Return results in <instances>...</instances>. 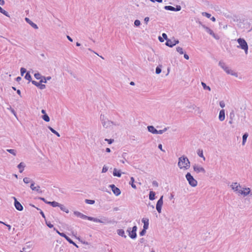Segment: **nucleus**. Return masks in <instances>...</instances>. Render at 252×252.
Listing matches in <instances>:
<instances>
[{
    "label": "nucleus",
    "instance_id": "1",
    "mask_svg": "<svg viewBox=\"0 0 252 252\" xmlns=\"http://www.w3.org/2000/svg\"><path fill=\"white\" fill-rule=\"evenodd\" d=\"M178 165L180 169H188L190 167V161L187 157L182 156L179 158Z\"/></svg>",
    "mask_w": 252,
    "mask_h": 252
},
{
    "label": "nucleus",
    "instance_id": "2",
    "mask_svg": "<svg viewBox=\"0 0 252 252\" xmlns=\"http://www.w3.org/2000/svg\"><path fill=\"white\" fill-rule=\"evenodd\" d=\"M90 220L103 224H111L115 222L114 220H110L108 218L104 216H101L100 219L92 217V219H90Z\"/></svg>",
    "mask_w": 252,
    "mask_h": 252
},
{
    "label": "nucleus",
    "instance_id": "3",
    "mask_svg": "<svg viewBox=\"0 0 252 252\" xmlns=\"http://www.w3.org/2000/svg\"><path fill=\"white\" fill-rule=\"evenodd\" d=\"M219 66L222 68L224 71L228 74H230L235 77L238 76L237 73L234 72L232 70L230 69L228 66L226 65L225 63L222 61H220L219 63Z\"/></svg>",
    "mask_w": 252,
    "mask_h": 252
},
{
    "label": "nucleus",
    "instance_id": "4",
    "mask_svg": "<svg viewBox=\"0 0 252 252\" xmlns=\"http://www.w3.org/2000/svg\"><path fill=\"white\" fill-rule=\"evenodd\" d=\"M237 41L239 44V46H237V47L244 50L246 54H247L248 51V45L246 40L244 38H239L237 39Z\"/></svg>",
    "mask_w": 252,
    "mask_h": 252
},
{
    "label": "nucleus",
    "instance_id": "5",
    "mask_svg": "<svg viewBox=\"0 0 252 252\" xmlns=\"http://www.w3.org/2000/svg\"><path fill=\"white\" fill-rule=\"evenodd\" d=\"M100 120L103 126L105 128H110L111 127L112 122L107 119L104 115L101 114L100 116Z\"/></svg>",
    "mask_w": 252,
    "mask_h": 252
},
{
    "label": "nucleus",
    "instance_id": "6",
    "mask_svg": "<svg viewBox=\"0 0 252 252\" xmlns=\"http://www.w3.org/2000/svg\"><path fill=\"white\" fill-rule=\"evenodd\" d=\"M186 178L190 186L195 187L197 185V181L194 179L193 177L189 172H188L186 175Z\"/></svg>",
    "mask_w": 252,
    "mask_h": 252
},
{
    "label": "nucleus",
    "instance_id": "7",
    "mask_svg": "<svg viewBox=\"0 0 252 252\" xmlns=\"http://www.w3.org/2000/svg\"><path fill=\"white\" fill-rule=\"evenodd\" d=\"M201 26L203 28H204L205 29V30L206 31V32H207L209 33L210 35H212L214 38H215L216 39H219V36L218 35L216 34L213 32V31L211 29H210L209 27L206 26L205 25H201Z\"/></svg>",
    "mask_w": 252,
    "mask_h": 252
},
{
    "label": "nucleus",
    "instance_id": "8",
    "mask_svg": "<svg viewBox=\"0 0 252 252\" xmlns=\"http://www.w3.org/2000/svg\"><path fill=\"white\" fill-rule=\"evenodd\" d=\"M164 8L166 10L179 11L181 9V6L180 5H177L176 7H174L170 5H166L164 7Z\"/></svg>",
    "mask_w": 252,
    "mask_h": 252
},
{
    "label": "nucleus",
    "instance_id": "9",
    "mask_svg": "<svg viewBox=\"0 0 252 252\" xmlns=\"http://www.w3.org/2000/svg\"><path fill=\"white\" fill-rule=\"evenodd\" d=\"M163 196L162 195L156 204V209L159 213H160L161 211V208L163 204Z\"/></svg>",
    "mask_w": 252,
    "mask_h": 252
},
{
    "label": "nucleus",
    "instance_id": "10",
    "mask_svg": "<svg viewBox=\"0 0 252 252\" xmlns=\"http://www.w3.org/2000/svg\"><path fill=\"white\" fill-rule=\"evenodd\" d=\"M109 187L111 189L113 193L115 194L116 196H118L121 194V191L120 189L117 187H116L114 185H109Z\"/></svg>",
    "mask_w": 252,
    "mask_h": 252
},
{
    "label": "nucleus",
    "instance_id": "11",
    "mask_svg": "<svg viewBox=\"0 0 252 252\" xmlns=\"http://www.w3.org/2000/svg\"><path fill=\"white\" fill-rule=\"evenodd\" d=\"M193 168L194 171L195 172H196L197 173H198L199 172H202L203 173H205L206 172V171L203 167H202L200 166H199L198 165L196 164H195L193 166Z\"/></svg>",
    "mask_w": 252,
    "mask_h": 252
},
{
    "label": "nucleus",
    "instance_id": "12",
    "mask_svg": "<svg viewBox=\"0 0 252 252\" xmlns=\"http://www.w3.org/2000/svg\"><path fill=\"white\" fill-rule=\"evenodd\" d=\"M74 215H75L77 217H79L82 219H84V220H90V219H92V217H88V216H87L84 214H83L82 213L78 212V211H74Z\"/></svg>",
    "mask_w": 252,
    "mask_h": 252
},
{
    "label": "nucleus",
    "instance_id": "13",
    "mask_svg": "<svg viewBox=\"0 0 252 252\" xmlns=\"http://www.w3.org/2000/svg\"><path fill=\"white\" fill-rule=\"evenodd\" d=\"M232 189L234 190V191H237V192L240 193V192L241 191V189H240L239 188H241V186L239 184H238L237 183H233L230 186Z\"/></svg>",
    "mask_w": 252,
    "mask_h": 252
},
{
    "label": "nucleus",
    "instance_id": "14",
    "mask_svg": "<svg viewBox=\"0 0 252 252\" xmlns=\"http://www.w3.org/2000/svg\"><path fill=\"white\" fill-rule=\"evenodd\" d=\"M130 230V227L128 228L127 231L128 232V235L131 239H134L137 237L136 232H135V231H133Z\"/></svg>",
    "mask_w": 252,
    "mask_h": 252
},
{
    "label": "nucleus",
    "instance_id": "15",
    "mask_svg": "<svg viewBox=\"0 0 252 252\" xmlns=\"http://www.w3.org/2000/svg\"><path fill=\"white\" fill-rule=\"evenodd\" d=\"M34 182L33 181H32V183L31 184L30 188L32 190L36 191L38 192L42 193V191L40 190V188L39 186H37L36 187H34Z\"/></svg>",
    "mask_w": 252,
    "mask_h": 252
},
{
    "label": "nucleus",
    "instance_id": "16",
    "mask_svg": "<svg viewBox=\"0 0 252 252\" xmlns=\"http://www.w3.org/2000/svg\"><path fill=\"white\" fill-rule=\"evenodd\" d=\"M14 206L16 209L19 211H21L23 210V206L17 199H15V202H14Z\"/></svg>",
    "mask_w": 252,
    "mask_h": 252
},
{
    "label": "nucleus",
    "instance_id": "17",
    "mask_svg": "<svg viewBox=\"0 0 252 252\" xmlns=\"http://www.w3.org/2000/svg\"><path fill=\"white\" fill-rule=\"evenodd\" d=\"M219 119L220 121H223L225 119V111L222 109L220 111Z\"/></svg>",
    "mask_w": 252,
    "mask_h": 252
},
{
    "label": "nucleus",
    "instance_id": "18",
    "mask_svg": "<svg viewBox=\"0 0 252 252\" xmlns=\"http://www.w3.org/2000/svg\"><path fill=\"white\" fill-rule=\"evenodd\" d=\"M25 20L29 24L32 28H33L34 29H37L38 28V26H37L36 24H35V23H34L33 22H32L31 20H30V19H29L28 18H25Z\"/></svg>",
    "mask_w": 252,
    "mask_h": 252
},
{
    "label": "nucleus",
    "instance_id": "19",
    "mask_svg": "<svg viewBox=\"0 0 252 252\" xmlns=\"http://www.w3.org/2000/svg\"><path fill=\"white\" fill-rule=\"evenodd\" d=\"M148 130L149 132L153 134H158V130L153 126H149L147 127Z\"/></svg>",
    "mask_w": 252,
    "mask_h": 252
},
{
    "label": "nucleus",
    "instance_id": "20",
    "mask_svg": "<svg viewBox=\"0 0 252 252\" xmlns=\"http://www.w3.org/2000/svg\"><path fill=\"white\" fill-rule=\"evenodd\" d=\"M142 222L144 223L143 228L148 229L149 227V219L147 218H143L142 219Z\"/></svg>",
    "mask_w": 252,
    "mask_h": 252
},
{
    "label": "nucleus",
    "instance_id": "21",
    "mask_svg": "<svg viewBox=\"0 0 252 252\" xmlns=\"http://www.w3.org/2000/svg\"><path fill=\"white\" fill-rule=\"evenodd\" d=\"M250 192L251 190L250 188H245V190H241L240 193L242 195H243L244 196H246L248 195Z\"/></svg>",
    "mask_w": 252,
    "mask_h": 252
},
{
    "label": "nucleus",
    "instance_id": "22",
    "mask_svg": "<svg viewBox=\"0 0 252 252\" xmlns=\"http://www.w3.org/2000/svg\"><path fill=\"white\" fill-rule=\"evenodd\" d=\"M113 174L114 176L120 177L122 175V173L120 170H117L116 168H114Z\"/></svg>",
    "mask_w": 252,
    "mask_h": 252
},
{
    "label": "nucleus",
    "instance_id": "23",
    "mask_svg": "<svg viewBox=\"0 0 252 252\" xmlns=\"http://www.w3.org/2000/svg\"><path fill=\"white\" fill-rule=\"evenodd\" d=\"M17 167L19 169L20 173H22L24 170L25 164L24 162H21L18 165Z\"/></svg>",
    "mask_w": 252,
    "mask_h": 252
},
{
    "label": "nucleus",
    "instance_id": "24",
    "mask_svg": "<svg viewBox=\"0 0 252 252\" xmlns=\"http://www.w3.org/2000/svg\"><path fill=\"white\" fill-rule=\"evenodd\" d=\"M60 235L63 237H64L69 243H72V240L64 233L60 234Z\"/></svg>",
    "mask_w": 252,
    "mask_h": 252
},
{
    "label": "nucleus",
    "instance_id": "25",
    "mask_svg": "<svg viewBox=\"0 0 252 252\" xmlns=\"http://www.w3.org/2000/svg\"><path fill=\"white\" fill-rule=\"evenodd\" d=\"M165 45L169 47H172L174 46L173 41L170 39L166 40Z\"/></svg>",
    "mask_w": 252,
    "mask_h": 252
},
{
    "label": "nucleus",
    "instance_id": "26",
    "mask_svg": "<svg viewBox=\"0 0 252 252\" xmlns=\"http://www.w3.org/2000/svg\"><path fill=\"white\" fill-rule=\"evenodd\" d=\"M118 234L122 237L124 238H126V236L125 234V231L123 229H118L117 230Z\"/></svg>",
    "mask_w": 252,
    "mask_h": 252
},
{
    "label": "nucleus",
    "instance_id": "27",
    "mask_svg": "<svg viewBox=\"0 0 252 252\" xmlns=\"http://www.w3.org/2000/svg\"><path fill=\"white\" fill-rule=\"evenodd\" d=\"M156 193L153 191H150L149 193V199L150 200H154L155 199Z\"/></svg>",
    "mask_w": 252,
    "mask_h": 252
},
{
    "label": "nucleus",
    "instance_id": "28",
    "mask_svg": "<svg viewBox=\"0 0 252 252\" xmlns=\"http://www.w3.org/2000/svg\"><path fill=\"white\" fill-rule=\"evenodd\" d=\"M51 79V77H50V76H48V77L42 76V79L40 80V83H46L47 82V80H50Z\"/></svg>",
    "mask_w": 252,
    "mask_h": 252
},
{
    "label": "nucleus",
    "instance_id": "29",
    "mask_svg": "<svg viewBox=\"0 0 252 252\" xmlns=\"http://www.w3.org/2000/svg\"><path fill=\"white\" fill-rule=\"evenodd\" d=\"M249 136V134L247 132L245 133L243 135V141H242V145H245V143L247 141V139Z\"/></svg>",
    "mask_w": 252,
    "mask_h": 252
},
{
    "label": "nucleus",
    "instance_id": "30",
    "mask_svg": "<svg viewBox=\"0 0 252 252\" xmlns=\"http://www.w3.org/2000/svg\"><path fill=\"white\" fill-rule=\"evenodd\" d=\"M59 207L63 211L65 212L66 213H68L69 210L63 205L60 204Z\"/></svg>",
    "mask_w": 252,
    "mask_h": 252
},
{
    "label": "nucleus",
    "instance_id": "31",
    "mask_svg": "<svg viewBox=\"0 0 252 252\" xmlns=\"http://www.w3.org/2000/svg\"><path fill=\"white\" fill-rule=\"evenodd\" d=\"M134 178L133 177H131L130 178V181L129 182V184L131 185V186L132 188H133L134 189H136V186L134 184Z\"/></svg>",
    "mask_w": 252,
    "mask_h": 252
},
{
    "label": "nucleus",
    "instance_id": "32",
    "mask_svg": "<svg viewBox=\"0 0 252 252\" xmlns=\"http://www.w3.org/2000/svg\"><path fill=\"white\" fill-rule=\"evenodd\" d=\"M48 128L51 130V131L54 134H56L58 137H60V134L58 132L53 129L52 127L49 126Z\"/></svg>",
    "mask_w": 252,
    "mask_h": 252
},
{
    "label": "nucleus",
    "instance_id": "33",
    "mask_svg": "<svg viewBox=\"0 0 252 252\" xmlns=\"http://www.w3.org/2000/svg\"><path fill=\"white\" fill-rule=\"evenodd\" d=\"M42 118L46 122L50 121V118L47 114L42 116Z\"/></svg>",
    "mask_w": 252,
    "mask_h": 252
},
{
    "label": "nucleus",
    "instance_id": "34",
    "mask_svg": "<svg viewBox=\"0 0 252 252\" xmlns=\"http://www.w3.org/2000/svg\"><path fill=\"white\" fill-rule=\"evenodd\" d=\"M25 78L28 80H29V81H31L32 82V76L31 75H30V72H27L25 76Z\"/></svg>",
    "mask_w": 252,
    "mask_h": 252
},
{
    "label": "nucleus",
    "instance_id": "35",
    "mask_svg": "<svg viewBox=\"0 0 252 252\" xmlns=\"http://www.w3.org/2000/svg\"><path fill=\"white\" fill-rule=\"evenodd\" d=\"M197 155L201 158H203V159L205 160V157H204L203 156V150H200V149H199L197 151Z\"/></svg>",
    "mask_w": 252,
    "mask_h": 252
},
{
    "label": "nucleus",
    "instance_id": "36",
    "mask_svg": "<svg viewBox=\"0 0 252 252\" xmlns=\"http://www.w3.org/2000/svg\"><path fill=\"white\" fill-rule=\"evenodd\" d=\"M32 180L31 179H30V178H28V177H25L24 179H23V182L25 183V184H28L29 183H31V184L32 183Z\"/></svg>",
    "mask_w": 252,
    "mask_h": 252
},
{
    "label": "nucleus",
    "instance_id": "37",
    "mask_svg": "<svg viewBox=\"0 0 252 252\" xmlns=\"http://www.w3.org/2000/svg\"><path fill=\"white\" fill-rule=\"evenodd\" d=\"M201 85H202V87H203V89L204 90H209V91H211L210 87L209 86H207L206 84L205 83L202 82H201Z\"/></svg>",
    "mask_w": 252,
    "mask_h": 252
},
{
    "label": "nucleus",
    "instance_id": "38",
    "mask_svg": "<svg viewBox=\"0 0 252 252\" xmlns=\"http://www.w3.org/2000/svg\"><path fill=\"white\" fill-rule=\"evenodd\" d=\"M34 76V77L37 80H38V79L41 80L42 77V76H41V75L39 73H35Z\"/></svg>",
    "mask_w": 252,
    "mask_h": 252
},
{
    "label": "nucleus",
    "instance_id": "39",
    "mask_svg": "<svg viewBox=\"0 0 252 252\" xmlns=\"http://www.w3.org/2000/svg\"><path fill=\"white\" fill-rule=\"evenodd\" d=\"M176 51L179 53L180 54H184V51H183V49L181 47H177L176 48Z\"/></svg>",
    "mask_w": 252,
    "mask_h": 252
},
{
    "label": "nucleus",
    "instance_id": "40",
    "mask_svg": "<svg viewBox=\"0 0 252 252\" xmlns=\"http://www.w3.org/2000/svg\"><path fill=\"white\" fill-rule=\"evenodd\" d=\"M7 151L14 156H16V151L14 149H7Z\"/></svg>",
    "mask_w": 252,
    "mask_h": 252
},
{
    "label": "nucleus",
    "instance_id": "41",
    "mask_svg": "<svg viewBox=\"0 0 252 252\" xmlns=\"http://www.w3.org/2000/svg\"><path fill=\"white\" fill-rule=\"evenodd\" d=\"M85 202L89 204H94L95 201L94 200L86 199Z\"/></svg>",
    "mask_w": 252,
    "mask_h": 252
},
{
    "label": "nucleus",
    "instance_id": "42",
    "mask_svg": "<svg viewBox=\"0 0 252 252\" xmlns=\"http://www.w3.org/2000/svg\"><path fill=\"white\" fill-rule=\"evenodd\" d=\"M32 84H33L34 85H35V86H36L37 87H39L40 84L41 83H40V81H39V82H37L35 81H32Z\"/></svg>",
    "mask_w": 252,
    "mask_h": 252
},
{
    "label": "nucleus",
    "instance_id": "43",
    "mask_svg": "<svg viewBox=\"0 0 252 252\" xmlns=\"http://www.w3.org/2000/svg\"><path fill=\"white\" fill-rule=\"evenodd\" d=\"M161 72V69L160 66H157L156 68V73L157 74L160 73Z\"/></svg>",
    "mask_w": 252,
    "mask_h": 252
},
{
    "label": "nucleus",
    "instance_id": "44",
    "mask_svg": "<svg viewBox=\"0 0 252 252\" xmlns=\"http://www.w3.org/2000/svg\"><path fill=\"white\" fill-rule=\"evenodd\" d=\"M235 117V113L234 111H232L229 114V119H233Z\"/></svg>",
    "mask_w": 252,
    "mask_h": 252
},
{
    "label": "nucleus",
    "instance_id": "45",
    "mask_svg": "<svg viewBox=\"0 0 252 252\" xmlns=\"http://www.w3.org/2000/svg\"><path fill=\"white\" fill-rule=\"evenodd\" d=\"M104 140L105 141H107L109 144H111L114 141V140L113 139H107V138H105L104 139Z\"/></svg>",
    "mask_w": 252,
    "mask_h": 252
},
{
    "label": "nucleus",
    "instance_id": "46",
    "mask_svg": "<svg viewBox=\"0 0 252 252\" xmlns=\"http://www.w3.org/2000/svg\"><path fill=\"white\" fill-rule=\"evenodd\" d=\"M111 122L112 123V124H111V127L113 126H120V123L119 122H118L111 121Z\"/></svg>",
    "mask_w": 252,
    "mask_h": 252
},
{
    "label": "nucleus",
    "instance_id": "47",
    "mask_svg": "<svg viewBox=\"0 0 252 252\" xmlns=\"http://www.w3.org/2000/svg\"><path fill=\"white\" fill-rule=\"evenodd\" d=\"M147 229L143 228V229L140 232L139 234L140 236H144L146 232V230Z\"/></svg>",
    "mask_w": 252,
    "mask_h": 252
},
{
    "label": "nucleus",
    "instance_id": "48",
    "mask_svg": "<svg viewBox=\"0 0 252 252\" xmlns=\"http://www.w3.org/2000/svg\"><path fill=\"white\" fill-rule=\"evenodd\" d=\"M60 203L55 201H52V206L53 207H59Z\"/></svg>",
    "mask_w": 252,
    "mask_h": 252
},
{
    "label": "nucleus",
    "instance_id": "49",
    "mask_svg": "<svg viewBox=\"0 0 252 252\" xmlns=\"http://www.w3.org/2000/svg\"><path fill=\"white\" fill-rule=\"evenodd\" d=\"M21 74L23 76L24 74L27 72L26 69L24 67H21L20 69Z\"/></svg>",
    "mask_w": 252,
    "mask_h": 252
},
{
    "label": "nucleus",
    "instance_id": "50",
    "mask_svg": "<svg viewBox=\"0 0 252 252\" xmlns=\"http://www.w3.org/2000/svg\"><path fill=\"white\" fill-rule=\"evenodd\" d=\"M196 105L194 104H191L189 106H188L187 107L189 109L194 110L196 108Z\"/></svg>",
    "mask_w": 252,
    "mask_h": 252
},
{
    "label": "nucleus",
    "instance_id": "51",
    "mask_svg": "<svg viewBox=\"0 0 252 252\" xmlns=\"http://www.w3.org/2000/svg\"><path fill=\"white\" fill-rule=\"evenodd\" d=\"M45 222H46V225L50 228H53V225L52 224H51V223L50 222V221H47V220H45Z\"/></svg>",
    "mask_w": 252,
    "mask_h": 252
},
{
    "label": "nucleus",
    "instance_id": "52",
    "mask_svg": "<svg viewBox=\"0 0 252 252\" xmlns=\"http://www.w3.org/2000/svg\"><path fill=\"white\" fill-rule=\"evenodd\" d=\"M134 24L135 26L138 27L140 25L141 22L139 20H135Z\"/></svg>",
    "mask_w": 252,
    "mask_h": 252
},
{
    "label": "nucleus",
    "instance_id": "53",
    "mask_svg": "<svg viewBox=\"0 0 252 252\" xmlns=\"http://www.w3.org/2000/svg\"><path fill=\"white\" fill-rule=\"evenodd\" d=\"M202 14L203 16H205L208 18H210L211 16V15L210 14L207 12H202Z\"/></svg>",
    "mask_w": 252,
    "mask_h": 252
},
{
    "label": "nucleus",
    "instance_id": "54",
    "mask_svg": "<svg viewBox=\"0 0 252 252\" xmlns=\"http://www.w3.org/2000/svg\"><path fill=\"white\" fill-rule=\"evenodd\" d=\"M37 210L40 211V214L41 215L42 217L45 220V216L43 213V212L40 209L38 208H36Z\"/></svg>",
    "mask_w": 252,
    "mask_h": 252
},
{
    "label": "nucleus",
    "instance_id": "55",
    "mask_svg": "<svg viewBox=\"0 0 252 252\" xmlns=\"http://www.w3.org/2000/svg\"><path fill=\"white\" fill-rule=\"evenodd\" d=\"M0 13L3 14L4 15H5L7 17H9L8 13L7 11H6L5 10H4V9H3L2 11Z\"/></svg>",
    "mask_w": 252,
    "mask_h": 252
},
{
    "label": "nucleus",
    "instance_id": "56",
    "mask_svg": "<svg viewBox=\"0 0 252 252\" xmlns=\"http://www.w3.org/2000/svg\"><path fill=\"white\" fill-rule=\"evenodd\" d=\"M108 168L104 165L103 167V168H102V173H105L108 170Z\"/></svg>",
    "mask_w": 252,
    "mask_h": 252
},
{
    "label": "nucleus",
    "instance_id": "57",
    "mask_svg": "<svg viewBox=\"0 0 252 252\" xmlns=\"http://www.w3.org/2000/svg\"><path fill=\"white\" fill-rule=\"evenodd\" d=\"M194 110H195V112H197L198 114H200L201 113V111L198 107L196 106V108Z\"/></svg>",
    "mask_w": 252,
    "mask_h": 252
},
{
    "label": "nucleus",
    "instance_id": "58",
    "mask_svg": "<svg viewBox=\"0 0 252 252\" xmlns=\"http://www.w3.org/2000/svg\"><path fill=\"white\" fill-rule=\"evenodd\" d=\"M38 88H39L40 90H43L46 88V86L44 84H42L41 83L40 84Z\"/></svg>",
    "mask_w": 252,
    "mask_h": 252
},
{
    "label": "nucleus",
    "instance_id": "59",
    "mask_svg": "<svg viewBox=\"0 0 252 252\" xmlns=\"http://www.w3.org/2000/svg\"><path fill=\"white\" fill-rule=\"evenodd\" d=\"M220 105L221 108H223L225 107V103L223 101H220Z\"/></svg>",
    "mask_w": 252,
    "mask_h": 252
},
{
    "label": "nucleus",
    "instance_id": "60",
    "mask_svg": "<svg viewBox=\"0 0 252 252\" xmlns=\"http://www.w3.org/2000/svg\"><path fill=\"white\" fill-rule=\"evenodd\" d=\"M162 36L164 39H165L166 40H168V38H167V35L166 33H163L162 34Z\"/></svg>",
    "mask_w": 252,
    "mask_h": 252
},
{
    "label": "nucleus",
    "instance_id": "61",
    "mask_svg": "<svg viewBox=\"0 0 252 252\" xmlns=\"http://www.w3.org/2000/svg\"><path fill=\"white\" fill-rule=\"evenodd\" d=\"M173 42L174 46L175 45L177 44H178L179 42V40L178 39H177V40L176 39H174L173 40Z\"/></svg>",
    "mask_w": 252,
    "mask_h": 252
},
{
    "label": "nucleus",
    "instance_id": "62",
    "mask_svg": "<svg viewBox=\"0 0 252 252\" xmlns=\"http://www.w3.org/2000/svg\"><path fill=\"white\" fill-rule=\"evenodd\" d=\"M153 186L155 187H158V183L156 181H154L152 183Z\"/></svg>",
    "mask_w": 252,
    "mask_h": 252
},
{
    "label": "nucleus",
    "instance_id": "63",
    "mask_svg": "<svg viewBox=\"0 0 252 252\" xmlns=\"http://www.w3.org/2000/svg\"><path fill=\"white\" fill-rule=\"evenodd\" d=\"M158 148H159L161 151H163V152H165V151H164V150H163L162 149V145H161V144H159L158 145Z\"/></svg>",
    "mask_w": 252,
    "mask_h": 252
},
{
    "label": "nucleus",
    "instance_id": "64",
    "mask_svg": "<svg viewBox=\"0 0 252 252\" xmlns=\"http://www.w3.org/2000/svg\"><path fill=\"white\" fill-rule=\"evenodd\" d=\"M137 229V226H136V225H134V226L132 228V231H135V232H136Z\"/></svg>",
    "mask_w": 252,
    "mask_h": 252
}]
</instances>
